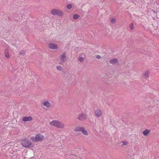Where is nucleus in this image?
<instances>
[{"label":"nucleus","instance_id":"16","mask_svg":"<svg viewBox=\"0 0 159 159\" xmlns=\"http://www.w3.org/2000/svg\"><path fill=\"white\" fill-rule=\"evenodd\" d=\"M81 131L82 132V133L85 135H88V133L87 131L84 127H83Z\"/></svg>","mask_w":159,"mask_h":159},{"label":"nucleus","instance_id":"9","mask_svg":"<svg viewBox=\"0 0 159 159\" xmlns=\"http://www.w3.org/2000/svg\"><path fill=\"white\" fill-rule=\"evenodd\" d=\"M58 121V120H53L52 121L50 122V125L52 126L56 127Z\"/></svg>","mask_w":159,"mask_h":159},{"label":"nucleus","instance_id":"15","mask_svg":"<svg viewBox=\"0 0 159 159\" xmlns=\"http://www.w3.org/2000/svg\"><path fill=\"white\" fill-rule=\"evenodd\" d=\"M150 132V130L146 129L143 132V134L145 136H146Z\"/></svg>","mask_w":159,"mask_h":159},{"label":"nucleus","instance_id":"14","mask_svg":"<svg viewBox=\"0 0 159 159\" xmlns=\"http://www.w3.org/2000/svg\"><path fill=\"white\" fill-rule=\"evenodd\" d=\"M83 127L78 126L76 127L74 129V130L76 132H79L81 131Z\"/></svg>","mask_w":159,"mask_h":159},{"label":"nucleus","instance_id":"25","mask_svg":"<svg viewBox=\"0 0 159 159\" xmlns=\"http://www.w3.org/2000/svg\"><path fill=\"white\" fill-rule=\"evenodd\" d=\"M122 145H127L128 142L126 141H124L122 142Z\"/></svg>","mask_w":159,"mask_h":159},{"label":"nucleus","instance_id":"19","mask_svg":"<svg viewBox=\"0 0 159 159\" xmlns=\"http://www.w3.org/2000/svg\"><path fill=\"white\" fill-rule=\"evenodd\" d=\"M129 27H130V30H133L134 28V24L133 23H130L129 25Z\"/></svg>","mask_w":159,"mask_h":159},{"label":"nucleus","instance_id":"17","mask_svg":"<svg viewBox=\"0 0 159 159\" xmlns=\"http://www.w3.org/2000/svg\"><path fill=\"white\" fill-rule=\"evenodd\" d=\"M80 16L77 14H75L73 16V18L75 20L79 18Z\"/></svg>","mask_w":159,"mask_h":159},{"label":"nucleus","instance_id":"12","mask_svg":"<svg viewBox=\"0 0 159 159\" xmlns=\"http://www.w3.org/2000/svg\"><path fill=\"white\" fill-rule=\"evenodd\" d=\"M109 62L110 63L114 65L118 63V61L117 58H114L111 60L109 61Z\"/></svg>","mask_w":159,"mask_h":159},{"label":"nucleus","instance_id":"5","mask_svg":"<svg viewBox=\"0 0 159 159\" xmlns=\"http://www.w3.org/2000/svg\"><path fill=\"white\" fill-rule=\"evenodd\" d=\"M78 119L80 120L83 121L85 120L86 118V115L85 113H82L78 115Z\"/></svg>","mask_w":159,"mask_h":159},{"label":"nucleus","instance_id":"22","mask_svg":"<svg viewBox=\"0 0 159 159\" xmlns=\"http://www.w3.org/2000/svg\"><path fill=\"white\" fill-rule=\"evenodd\" d=\"M84 60V58L83 57H80L79 58V61L81 62H82Z\"/></svg>","mask_w":159,"mask_h":159},{"label":"nucleus","instance_id":"6","mask_svg":"<svg viewBox=\"0 0 159 159\" xmlns=\"http://www.w3.org/2000/svg\"><path fill=\"white\" fill-rule=\"evenodd\" d=\"M48 46L50 49H57L58 48L57 45L53 43H50L48 45Z\"/></svg>","mask_w":159,"mask_h":159},{"label":"nucleus","instance_id":"26","mask_svg":"<svg viewBox=\"0 0 159 159\" xmlns=\"http://www.w3.org/2000/svg\"><path fill=\"white\" fill-rule=\"evenodd\" d=\"M96 58L98 59H100L101 58V57L99 55H97L96 56Z\"/></svg>","mask_w":159,"mask_h":159},{"label":"nucleus","instance_id":"27","mask_svg":"<svg viewBox=\"0 0 159 159\" xmlns=\"http://www.w3.org/2000/svg\"><path fill=\"white\" fill-rule=\"evenodd\" d=\"M67 76H70L71 75L70 73H67L66 74Z\"/></svg>","mask_w":159,"mask_h":159},{"label":"nucleus","instance_id":"13","mask_svg":"<svg viewBox=\"0 0 159 159\" xmlns=\"http://www.w3.org/2000/svg\"><path fill=\"white\" fill-rule=\"evenodd\" d=\"M5 57L7 58H9L10 57V55L9 53L8 49H6L5 51Z\"/></svg>","mask_w":159,"mask_h":159},{"label":"nucleus","instance_id":"20","mask_svg":"<svg viewBox=\"0 0 159 159\" xmlns=\"http://www.w3.org/2000/svg\"><path fill=\"white\" fill-rule=\"evenodd\" d=\"M19 53L20 55H23L25 53V51H19Z\"/></svg>","mask_w":159,"mask_h":159},{"label":"nucleus","instance_id":"1","mask_svg":"<svg viewBox=\"0 0 159 159\" xmlns=\"http://www.w3.org/2000/svg\"><path fill=\"white\" fill-rule=\"evenodd\" d=\"M21 143L22 146L25 148L31 147L33 146L31 143L27 139H22Z\"/></svg>","mask_w":159,"mask_h":159},{"label":"nucleus","instance_id":"4","mask_svg":"<svg viewBox=\"0 0 159 159\" xmlns=\"http://www.w3.org/2000/svg\"><path fill=\"white\" fill-rule=\"evenodd\" d=\"M44 139V136L41 134H37L35 139L34 141L36 142L41 141Z\"/></svg>","mask_w":159,"mask_h":159},{"label":"nucleus","instance_id":"10","mask_svg":"<svg viewBox=\"0 0 159 159\" xmlns=\"http://www.w3.org/2000/svg\"><path fill=\"white\" fill-rule=\"evenodd\" d=\"M32 120V118L31 116H28L24 117L23 118V121L25 122L30 121Z\"/></svg>","mask_w":159,"mask_h":159},{"label":"nucleus","instance_id":"23","mask_svg":"<svg viewBox=\"0 0 159 159\" xmlns=\"http://www.w3.org/2000/svg\"><path fill=\"white\" fill-rule=\"evenodd\" d=\"M66 7L68 9H70L71 8L72 6L71 4H69L67 5Z\"/></svg>","mask_w":159,"mask_h":159},{"label":"nucleus","instance_id":"7","mask_svg":"<svg viewBox=\"0 0 159 159\" xmlns=\"http://www.w3.org/2000/svg\"><path fill=\"white\" fill-rule=\"evenodd\" d=\"M65 127L63 123L58 120L56 127L57 128L63 129Z\"/></svg>","mask_w":159,"mask_h":159},{"label":"nucleus","instance_id":"2","mask_svg":"<svg viewBox=\"0 0 159 159\" xmlns=\"http://www.w3.org/2000/svg\"><path fill=\"white\" fill-rule=\"evenodd\" d=\"M60 61L59 63L62 65L66 61V52H63L59 57Z\"/></svg>","mask_w":159,"mask_h":159},{"label":"nucleus","instance_id":"8","mask_svg":"<svg viewBox=\"0 0 159 159\" xmlns=\"http://www.w3.org/2000/svg\"><path fill=\"white\" fill-rule=\"evenodd\" d=\"M95 114L98 117H100L102 115V112L99 109H96L95 111Z\"/></svg>","mask_w":159,"mask_h":159},{"label":"nucleus","instance_id":"24","mask_svg":"<svg viewBox=\"0 0 159 159\" xmlns=\"http://www.w3.org/2000/svg\"><path fill=\"white\" fill-rule=\"evenodd\" d=\"M116 20L114 18H112L111 19V22L112 23H114L116 22Z\"/></svg>","mask_w":159,"mask_h":159},{"label":"nucleus","instance_id":"11","mask_svg":"<svg viewBox=\"0 0 159 159\" xmlns=\"http://www.w3.org/2000/svg\"><path fill=\"white\" fill-rule=\"evenodd\" d=\"M43 105L44 106L46 107L47 108H49L51 107V104L48 101H46L44 102L43 103Z\"/></svg>","mask_w":159,"mask_h":159},{"label":"nucleus","instance_id":"21","mask_svg":"<svg viewBox=\"0 0 159 159\" xmlns=\"http://www.w3.org/2000/svg\"><path fill=\"white\" fill-rule=\"evenodd\" d=\"M57 68L58 70L59 71H61L63 69L62 67H61V66H57Z\"/></svg>","mask_w":159,"mask_h":159},{"label":"nucleus","instance_id":"18","mask_svg":"<svg viewBox=\"0 0 159 159\" xmlns=\"http://www.w3.org/2000/svg\"><path fill=\"white\" fill-rule=\"evenodd\" d=\"M144 76L146 78H148V71L145 72L144 74Z\"/></svg>","mask_w":159,"mask_h":159},{"label":"nucleus","instance_id":"3","mask_svg":"<svg viewBox=\"0 0 159 159\" xmlns=\"http://www.w3.org/2000/svg\"><path fill=\"white\" fill-rule=\"evenodd\" d=\"M51 13L53 15L62 16L63 14L62 11L58 9H52L51 11Z\"/></svg>","mask_w":159,"mask_h":159}]
</instances>
